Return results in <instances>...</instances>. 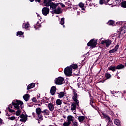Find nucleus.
I'll return each mask as SVG.
<instances>
[{
    "label": "nucleus",
    "instance_id": "nucleus-60",
    "mask_svg": "<svg viewBox=\"0 0 126 126\" xmlns=\"http://www.w3.org/2000/svg\"><path fill=\"white\" fill-rule=\"evenodd\" d=\"M98 60L99 59H97L96 61H95V63H97V62H98Z\"/></svg>",
    "mask_w": 126,
    "mask_h": 126
},
{
    "label": "nucleus",
    "instance_id": "nucleus-42",
    "mask_svg": "<svg viewBox=\"0 0 126 126\" xmlns=\"http://www.w3.org/2000/svg\"><path fill=\"white\" fill-rule=\"evenodd\" d=\"M89 96H90V102H92L93 104H94V101L93 100V98H92V95H91V94H89Z\"/></svg>",
    "mask_w": 126,
    "mask_h": 126
},
{
    "label": "nucleus",
    "instance_id": "nucleus-9",
    "mask_svg": "<svg viewBox=\"0 0 126 126\" xmlns=\"http://www.w3.org/2000/svg\"><path fill=\"white\" fill-rule=\"evenodd\" d=\"M49 5H48V4H44V6H46V7H49L50 6V9H56V3L54 2L49 3Z\"/></svg>",
    "mask_w": 126,
    "mask_h": 126
},
{
    "label": "nucleus",
    "instance_id": "nucleus-52",
    "mask_svg": "<svg viewBox=\"0 0 126 126\" xmlns=\"http://www.w3.org/2000/svg\"><path fill=\"white\" fill-rule=\"evenodd\" d=\"M32 116L33 117V118H35V112H32Z\"/></svg>",
    "mask_w": 126,
    "mask_h": 126
},
{
    "label": "nucleus",
    "instance_id": "nucleus-19",
    "mask_svg": "<svg viewBox=\"0 0 126 126\" xmlns=\"http://www.w3.org/2000/svg\"><path fill=\"white\" fill-rule=\"evenodd\" d=\"M78 120L80 123H83L84 122V120H85V116H81L78 117Z\"/></svg>",
    "mask_w": 126,
    "mask_h": 126
},
{
    "label": "nucleus",
    "instance_id": "nucleus-36",
    "mask_svg": "<svg viewBox=\"0 0 126 126\" xmlns=\"http://www.w3.org/2000/svg\"><path fill=\"white\" fill-rule=\"evenodd\" d=\"M44 116H49V110L47 109L44 110Z\"/></svg>",
    "mask_w": 126,
    "mask_h": 126
},
{
    "label": "nucleus",
    "instance_id": "nucleus-33",
    "mask_svg": "<svg viewBox=\"0 0 126 126\" xmlns=\"http://www.w3.org/2000/svg\"><path fill=\"white\" fill-rule=\"evenodd\" d=\"M78 97H77V93L75 92L73 93V96L72 97V98L73 99V100L77 99Z\"/></svg>",
    "mask_w": 126,
    "mask_h": 126
},
{
    "label": "nucleus",
    "instance_id": "nucleus-17",
    "mask_svg": "<svg viewBox=\"0 0 126 126\" xmlns=\"http://www.w3.org/2000/svg\"><path fill=\"white\" fill-rule=\"evenodd\" d=\"M125 67H126V66H125V65L123 64H118L117 66H116V69H124Z\"/></svg>",
    "mask_w": 126,
    "mask_h": 126
},
{
    "label": "nucleus",
    "instance_id": "nucleus-13",
    "mask_svg": "<svg viewBox=\"0 0 126 126\" xmlns=\"http://www.w3.org/2000/svg\"><path fill=\"white\" fill-rule=\"evenodd\" d=\"M48 108L50 112H53L55 108V105H54V104L50 103L48 104Z\"/></svg>",
    "mask_w": 126,
    "mask_h": 126
},
{
    "label": "nucleus",
    "instance_id": "nucleus-6",
    "mask_svg": "<svg viewBox=\"0 0 126 126\" xmlns=\"http://www.w3.org/2000/svg\"><path fill=\"white\" fill-rule=\"evenodd\" d=\"M42 13L44 16H47L50 13V9L47 7H44L42 9Z\"/></svg>",
    "mask_w": 126,
    "mask_h": 126
},
{
    "label": "nucleus",
    "instance_id": "nucleus-62",
    "mask_svg": "<svg viewBox=\"0 0 126 126\" xmlns=\"http://www.w3.org/2000/svg\"><path fill=\"white\" fill-rule=\"evenodd\" d=\"M41 113H43V114H44V110H43V111H42V110H41Z\"/></svg>",
    "mask_w": 126,
    "mask_h": 126
},
{
    "label": "nucleus",
    "instance_id": "nucleus-50",
    "mask_svg": "<svg viewBox=\"0 0 126 126\" xmlns=\"http://www.w3.org/2000/svg\"><path fill=\"white\" fill-rule=\"evenodd\" d=\"M106 43V40H102L101 41V44L103 45L104 44Z\"/></svg>",
    "mask_w": 126,
    "mask_h": 126
},
{
    "label": "nucleus",
    "instance_id": "nucleus-12",
    "mask_svg": "<svg viewBox=\"0 0 126 126\" xmlns=\"http://www.w3.org/2000/svg\"><path fill=\"white\" fill-rule=\"evenodd\" d=\"M62 9V8L58 7L57 9H54L53 10L54 13H55V14H60L61 13V10Z\"/></svg>",
    "mask_w": 126,
    "mask_h": 126
},
{
    "label": "nucleus",
    "instance_id": "nucleus-1",
    "mask_svg": "<svg viewBox=\"0 0 126 126\" xmlns=\"http://www.w3.org/2000/svg\"><path fill=\"white\" fill-rule=\"evenodd\" d=\"M12 104L13 105L14 109L15 110L20 109V108L22 110H23V108H24L23 102L21 100L17 99L13 100Z\"/></svg>",
    "mask_w": 126,
    "mask_h": 126
},
{
    "label": "nucleus",
    "instance_id": "nucleus-59",
    "mask_svg": "<svg viewBox=\"0 0 126 126\" xmlns=\"http://www.w3.org/2000/svg\"><path fill=\"white\" fill-rule=\"evenodd\" d=\"M38 26H39V28L42 27V26L41 25H39Z\"/></svg>",
    "mask_w": 126,
    "mask_h": 126
},
{
    "label": "nucleus",
    "instance_id": "nucleus-25",
    "mask_svg": "<svg viewBox=\"0 0 126 126\" xmlns=\"http://www.w3.org/2000/svg\"><path fill=\"white\" fill-rule=\"evenodd\" d=\"M105 77L106 78V79H110V78H112V75H111V74H110L109 72H106L105 74Z\"/></svg>",
    "mask_w": 126,
    "mask_h": 126
},
{
    "label": "nucleus",
    "instance_id": "nucleus-10",
    "mask_svg": "<svg viewBox=\"0 0 126 126\" xmlns=\"http://www.w3.org/2000/svg\"><path fill=\"white\" fill-rule=\"evenodd\" d=\"M119 47H120L119 44L116 45V46L113 49L109 51V54H113V53H116V52H118V50H119Z\"/></svg>",
    "mask_w": 126,
    "mask_h": 126
},
{
    "label": "nucleus",
    "instance_id": "nucleus-48",
    "mask_svg": "<svg viewBox=\"0 0 126 126\" xmlns=\"http://www.w3.org/2000/svg\"><path fill=\"white\" fill-rule=\"evenodd\" d=\"M3 122L2 119H1V118H0V126L1 125H3Z\"/></svg>",
    "mask_w": 126,
    "mask_h": 126
},
{
    "label": "nucleus",
    "instance_id": "nucleus-34",
    "mask_svg": "<svg viewBox=\"0 0 126 126\" xmlns=\"http://www.w3.org/2000/svg\"><path fill=\"white\" fill-rule=\"evenodd\" d=\"M55 0H46L45 3H44V4H47L48 5L50 4V3L53 2L52 1H54Z\"/></svg>",
    "mask_w": 126,
    "mask_h": 126
},
{
    "label": "nucleus",
    "instance_id": "nucleus-16",
    "mask_svg": "<svg viewBox=\"0 0 126 126\" xmlns=\"http://www.w3.org/2000/svg\"><path fill=\"white\" fill-rule=\"evenodd\" d=\"M74 117H73L72 116L69 115L67 117V122H69V123H71V122H73L74 121Z\"/></svg>",
    "mask_w": 126,
    "mask_h": 126
},
{
    "label": "nucleus",
    "instance_id": "nucleus-29",
    "mask_svg": "<svg viewBox=\"0 0 126 126\" xmlns=\"http://www.w3.org/2000/svg\"><path fill=\"white\" fill-rule=\"evenodd\" d=\"M18 110L16 112V116H20V114H21V112L22 111V109H20V108H19L18 109H15Z\"/></svg>",
    "mask_w": 126,
    "mask_h": 126
},
{
    "label": "nucleus",
    "instance_id": "nucleus-30",
    "mask_svg": "<svg viewBox=\"0 0 126 126\" xmlns=\"http://www.w3.org/2000/svg\"><path fill=\"white\" fill-rule=\"evenodd\" d=\"M30 25H29V23H28V24L24 23L22 25L23 28H25V29H28Z\"/></svg>",
    "mask_w": 126,
    "mask_h": 126
},
{
    "label": "nucleus",
    "instance_id": "nucleus-27",
    "mask_svg": "<svg viewBox=\"0 0 126 126\" xmlns=\"http://www.w3.org/2000/svg\"><path fill=\"white\" fill-rule=\"evenodd\" d=\"M120 31L121 32H123V34H125L126 33V26H123L122 28L120 29Z\"/></svg>",
    "mask_w": 126,
    "mask_h": 126
},
{
    "label": "nucleus",
    "instance_id": "nucleus-58",
    "mask_svg": "<svg viewBox=\"0 0 126 126\" xmlns=\"http://www.w3.org/2000/svg\"><path fill=\"white\" fill-rule=\"evenodd\" d=\"M82 10H85V8H82Z\"/></svg>",
    "mask_w": 126,
    "mask_h": 126
},
{
    "label": "nucleus",
    "instance_id": "nucleus-24",
    "mask_svg": "<svg viewBox=\"0 0 126 126\" xmlns=\"http://www.w3.org/2000/svg\"><path fill=\"white\" fill-rule=\"evenodd\" d=\"M70 68H71L72 69H76L78 68V65H77V64H72L69 66Z\"/></svg>",
    "mask_w": 126,
    "mask_h": 126
},
{
    "label": "nucleus",
    "instance_id": "nucleus-61",
    "mask_svg": "<svg viewBox=\"0 0 126 126\" xmlns=\"http://www.w3.org/2000/svg\"><path fill=\"white\" fill-rule=\"evenodd\" d=\"M39 98H40V95L37 96V99H39Z\"/></svg>",
    "mask_w": 126,
    "mask_h": 126
},
{
    "label": "nucleus",
    "instance_id": "nucleus-51",
    "mask_svg": "<svg viewBox=\"0 0 126 126\" xmlns=\"http://www.w3.org/2000/svg\"><path fill=\"white\" fill-rule=\"evenodd\" d=\"M60 3H55V5H56V8H57V7H58V6L59 5V4H60Z\"/></svg>",
    "mask_w": 126,
    "mask_h": 126
},
{
    "label": "nucleus",
    "instance_id": "nucleus-14",
    "mask_svg": "<svg viewBox=\"0 0 126 126\" xmlns=\"http://www.w3.org/2000/svg\"><path fill=\"white\" fill-rule=\"evenodd\" d=\"M13 108V105H12V104H11L9 105V107H7V109H8V111L10 113H15V110H13V109H11ZM11 108V109H10Z\"/></svg>",
    "mask_w": 126,
    "mask_h": 126
},
{
    "label": "nucleus",
    "instance_id": "nucleus-40",
    "mask_svg": "<svg viewBox=\"0 0 126 126\" xmlns=\"http://www.w3.org/2000/svg\"><path fill=\"white\" fill-rule=\"evenodd\" d=\"M15 118H16L15 116H12L11 117H9L8 119L10 121H14V120H15L16 121H17V120L15 119Z\"/></svg>",
    "mask_w": 126,
    "mask_h": 126
},
{
    "label": "nucleus",
    "instance_id": "nucleus-15",
    "mask_svg": "<svg viewBox=\"0 0 126 126\" xmlns=\"http://www.w3.org/2000/svg\"><path fill=\"white\" fill-rule=\"evenodd\" d=\"M116 69H117L116 66L111 65L108 68V70H111L113 72H115V71H116Z\"/></svg>",
    "mask_w": 126,
    "mask_h": 126
},
{
    "label": "nucleus",
    "instance_id": "nucleus-8",
    "mask_svg": "<svg viewBox=\"0 0 126 126\" xmlns=\"http://www.w3.org/2000/svg\"><path fill=\"white\" fill-rule=\"evenodd\" d=\"M102 119H105V120L108 121V124H111V123L113 124V122H112V119H111V118H110V117H109L107 114H106V113H102Z\"/></svg>",
    "mask_w": 126,
    "mask_h": 126
},
{
    "label": "nucleus",
    "instance_id": "nucleus-3",
    "mask_svg": "<svg viewBox=\"0 0 126 126\" xmlns=\"http://www.w3.org/2000/svg\"><path fill=\"white\" fill-rule=\"evenodd\" d=\"M64 73L66 76H71L72 75V69L69 66H67L64 69Z\"/></svg>",
    "mask_w": 126,
    "mask_h": 126
},
{
    "label": "nucleus",
    "instance_id": "nucleus-56",
    "mask_svg": "<svg viewBox=\"0 0 126 126\" xmlns=\"http://www.w3.org/2000/svg\"><path fill=\"white\" fill-rule=\"evenodd\" d=\"M110 0H106V1L108 3H109V1H110Z\"/></svg>",
    "mask_w": 126,
    "mask_h": 126
},
{
    "label": "nucleus",
    "instance_id": "nucleus-54",
    "mask_svg": "<svg viewBox=\"0 0 126 126\" xmlns=\"http://www.w3.org/2000/svg\"><path fill=\"white\" fill-rule=\"evenodd\" d=\"M30 1H31V2H33V1H34V0H30Z\"/></svg>",
    "mask_w": 126,
    "mask_h": 126
},
{
    "label": "nucleus",
    "instance_id": "nucleus-39",
    "mask_svg": "<svg viewBox=\"0 0 126 126\" xmlns=\"http://www.w3.org/2000/svg\"><path fill=\"white\" fill-rule=\"evenodd\" d=\"M24 33L21 31H18L17 32V36H22Z\"/></svg>",
    "mask_w": 126,
    "mask_h": 126
},
{
    "label": "nucleus",
    "instance_id": "nucleus-57",
    "mask_svg": "<svg viewBox=\"0 0 126 126\" xmlns=\"http://www.w3.org/2000/svg\"><path fill=\"white\" fill-rule=\"evenodd\" d=\"M45 99H46V100H48V99H49V98H48V97H45Z\"/></svg>",
    "mask_w": 126,
    "mask_h": 126
},
{
    "label": "nucleus",
    "instance_id": "nucleus-32",
    "mask_svg": "<svg viewBox=\"0 0 126 126\" xmlns=\"http://www.w3.org/2000/svg\"><path fill=\"white\" fill-rule=\"evenodd\" d=\"M121 7L124 8H126V1H124L121 2Z\"/></svg>",
    "mask_w": 126,
    "mask_h": 126
},
{
    "label": "nucleus",
    "instance_id": "nucleus-55",
    "mask_svg": "<svg viewBox=\"0 0 126 126\" xmlns=\"http://www.w3.org/2000/svg\"><path fill=\"white\" fill-rule=\"evenodd\" d=\"M111 94H115V93L114 92L111 91Z\"/></svg>",
    "mask_w": 126,
    "mask_h": 126
},
{
    "label": "nucleus",
    "instance_id": "nucleus-21",
    "mask_svg": "<svg viewBox=\"0 0 126 126\" xmlns=\"http://www.w3.org/2000/svg\"><path fill=\"white\" fill-rule=\"evenodd\" d=\"M99 3L100 4V5H102V4H105V5L109 4V3L107 2L106 0H99Z\"/></svg>",
    "mask_w": 126,
    "mask_h": 126
},
{
    "label": "nucleus",
    "instance_id": "nucleus-46",
    "mask_svg": "<svg viewBox=\"0 0 126 126\" xmlns=\"http://www.w3.org/2000/svg\"><path fill=\"white\" fill-rule=\"evenodd\" d=\"M38 102H40V104H42V103H46V102H45V99H43L41 100H39V101H38Z\"/></svg>",
    "mask_w": 126,
    "mask_h": 126
},
{
    "label": "nucleus",
    "instance_id": "nucleus-35",
    "mask_svg": "<svg viewBox=\"0 0 126 126\" xmlns=\"http://www.w3.org/2000/svg\"><path fill=\"white\" fill-rule=\"evenodd\" d=\"M71 124V122H69L67 121V122H64L63 124V126H70Z\"/></svg>",
    "mask_w": 126,
    "mask_h": 126
},
{
    "label": "nucleus",
    "instance_id": "nucleus-63",
    "mask_svg": "<svg viewBox=\"0 0 126 126\" xmlns=\"http://www.w3.org/2000/svg\"><path fill=\"white\" fill-rule=\"evenodd\" d=\"M37 16H38V17H41V16H40L39 15H37Z\"/></svg>",
    "mask_w": 126,
    "mask_h": 126
},
{
    "label": "nucleus",
    "instance_id": "nucleus-38",
    "mask_svg": "<svg viewBox=\"0 0 126 126\" xmlns=\"http://www.w3.org/2000/svg\"><path fill=\"white\" fill-rule=\"evenodd\" d=\"M75 104H76L77 106H79V100L78 99H73Z\"/></svg>",
    "mask_w": 126,
    "mask_h": 126
},
{
    "label": "nucleus",
    "instance_id": "nucleus-49",
    "mask_svg": "<svg viewBox=\"0 0 126 126\" xmlns=\"http://www.w3.org/2000/svg\"><path fill=\"white\" fill-rule=\"evenodd\" d=\"M60 5H61L62 7H63V8L65 7V5L64 4H63V3H60Z\"/></svg>",
    "mask_w": 126,
    "mask_h": 126
},
{
    "label": "nucleus",
    "instance_id": "nucleus-20",
    "mask_svg": "<svg viewBox=\"0 0 126 126\" xmlns=\"http://www.w3.org/2000/svg\"><path fill=\"white\" fill-rule=\"evenodd\" d=\"M76 106H77L75 103L74 102H72L71 105V111H75L76 110Z\"/></svg>",
    "mask_w": 126,
    "mask_h": 126
},
{
    "label": "nucleus",
    "instance_id": "nucleus-5",
    "mask_svg": "<svg viewBox=\"0 0 126 126\" xmlns=\"http://www.w3.org/2000/svg\"><path fill=\"white\" fill-rule=\"evenodd\" d=\"M35 112L39 120H41L42 118H43V115L41 114L42 113V110L41 109V108H36L35 109Z\"/></svg>",
    "mask_w": 126,
    "mask_h": 126
},
{
    "label": "nucleus",
    "instance_id": "nucleus-37",
    "mask_svg": "<svg viewBox=\"0 0 126 126\" xmlns=\"http://www.w3.org/2000/svg\"><path fill=\"white\" fill-rule=\"evenodd\" d=\"M107 24L108 25H114L115 24V21L113 20H110L108 23Z\"/></svg>",
    "mask_w": 126,
    "mask_h": 126
},
{
    "label": "nucleus",
    "instance_id": "nucleus-45",
    "mask_svg": "<svg viewBox=\"0 0 126 126\" xmlns=\"http://www.w3.org/2000/svg\"><path fill=\"white\" fill-rule=\"evenodd\" d=\"M32 102H33V103H36V102H37V99H36V97H33L32 99Z\"/></svg>",
    "mask_w": 126,
    "mask_h": 126
},
{
    "label": "nucleus",
    "instance_id": "nucleus-28",
    "mask_svg": "<svg viewBox=\"0 0 126 126\" xmlns=\"http://www.w3.org/2000/svg\"><path fill=\"white\" fill-rule=\"evenodd\" d=\"M105 44H106V47H109V46L111 45V44H112V41L110 40H106Z\"/></svg>",
    "mask_w": 126,
    "mask_h": 126
},
{
    "label": "nucleus",
    "instance_id": "nucleus-47",
    "mask_svg": "<svg viewBox=\"0 0 126 126\" xmlns=\"http://www.w3.org/2000/svg\"><path fill=\"white\" fill-rule=\"evenodd\" d=\"M95 103L94 102V103H92V101H91L90 105L93 107V108H94L95 107Z\"/></svg>",
    "mask_w": 126,
    "mask_h": 126
},
{
    "label": "nucleus",
    "instance_id": "nucleus-23",
    "mask_svg": "<svg viewBox=\"0 0 126 126\" xmlns=\"http://www.w3.org/2000/svg\"><path fill=\"white\" fill-rule=\"evenodd\" d=\"M115 125L117 126H121V121L118 119H116L114 121Z\"/></svg>",
    "mask_w": 126,
    "mask_h": 126
},
{
    "label": "nucleus",
    "instance_id": "nucleus-11",
    "mask_svg": "<svg viewBox=\"0 0 126 126\" xmlns=\"http://www.w3.org/2000/svg\"><path fill=\"white\" fill-rule=\"evenodd\" d=\"M57 90V88L56 87V86H52L51 88L50 89V94L51 95H55V94H56V91Z\"/></svg>",
    "mask_w": 126,
    "mask_h": 126
},
{
    "label": "nucleus",
    "instance_id": "nucleus-22",
    "mask_svg": "<svg viewBox=\"0 0 126 126\" xmlns=\"http://www.w3.org/2000/svg\"><path fill=\"white\" fill-rule=\"evenodd\" d=\"M23 98L26 102H27L30 99V96H29V94H26L23 96Z\"/></svg>",
    "mask_w": 126,
    "mask_h": 126
},
{
    "label": "nucleus",
    "instance_id": "nucleus-18",
    "mask_svg": "<svg viewBox=\"0 0 126 126\" xmlns=\"http://www.w3.org/2000/svg\"><path fill=\"white\" fill-rule=\"evenodd\" d=\"M35 83H32L30 84H29L28 86H27V90H30V89H32V88H34V87H35Z\"/></svg>",
    "mask_w": 126,
    "mask_h": 126
},
{
    "label": "nucleus",
    "instance_id": "nucleus-31",
    "mask_svg": "<svg viewBox=\"0 0 126 126\" xmlns=\"http://www.w3.org/2000/svg\"><path fill=\"white\" fill-rule=\"evenodd\" d=\"M56 105H58L59 106L61 105L63 102H62V100L60 99H58L56 100Z\"/></svg>",
    "mask_w": 126,
    "mask_h": 126
},
{
    "label": "nucleus",
    "instance_id": "nucleus-43",
    "mask_svg": "<svg viewBox=\"0 0 126 126\" xmlns=\"http://www.w3.org/2000/svg\"><path fill=\"white\" fill-rule=\"evenodd\" d=\"M34 1H35V2H41V0H34ZM46 3V0H43V4H45V3Z\"/></svg>",
    "mask_w": 126,
    "mask_h": 126
},
{
    "label": "nucleus",
    "instance_id": "nucleus-2",
    "mask_svg": "<svg viewBox=\"0 0 126 126\" xmlns=\"http://www.w3.org/2000/svg\"><path fill=\"white\" fill-rule=\"evenodd\" d=\"M97 39L95 38H93L87 43L88 47H91V48H96L97 46Z\"/></svg>",
    "mask_w": 126,
    "mask_h": 126
},
{
    "label": "nucleus",
    "instance_id": "nucleus-41",
    "mask_svg": "<svg viewBox=\"0 0 126 126\" xmlns=\"http://www.w3.org/2000/svg\"><path fill=\"white\" fill-rule=\"evenodd\" d=\"M60 24L61 25H63V24H64V18H61V21H60Z\"/></svg>",
    "mask_w": 126,
    "mask_h": 126
},
{
    "label": "nucleus",
    "instance_id": "nucleus-4",
    "mask_svg": "<svg viewBox=\"0 0 126 126\" xmlns=\"http://www.w3.org/2000/svg\"><path fill=\"white\" fill-rule=\"evenodd\" d=\"M64 81V78L62 77H58L55 80V83L56 85H62L63 84V82Z\"/></svg>",
    "mask_w": 126,
    "mask_h": 126
},
{
    "label": "nucleus",
    "instance_id": "nucleus-64",
    "mask_svg": "<svg viewBox=\"0 0 126 126\" xmlns=\"http://www.w3.org/2000/svg\"><path fill=\"white\" fill-rule=\"evenodd\" d=\"M125 66H126V63H125Z\"/></svg>",
    "mask_w": 126,
    "mask_h": 126
},
{
    "label": "nucleus",
    "instance_id": "nucleus-53",
    "mask_svg": "<svg viewBox=\"0 0 126 126\" xmlns=\"http://www.w3.org/2000/svg\"><path fill=\"white\" fill-rule=\"evenodd\" d=\"M6 116H8V117H9V116H10V115L8 114V113H7L6 114Z\"/></svg>",
    "mask_w": 126,
    "mask_h": 126
},
{
    "label": "nucleus",
    "instance_id": "nucleus-26",
    "mask_svg": "<svg viewBox=\"0 0 126 126\" xmlns=\"http://www.w3.org/2000/svg\"><path fill=\"white\" fill-rule=\"evenodd\" d=\"M58 94V97L59 98H63V97L64 96V92H61L59 93H57Z\"/></svg>",
    "mask_w": 126,
    "mask_h": 126
},
{
    "label": "nucleus",
    "instance_id": "nucleus-44",
    "mask_svg": "<svg viewBox=\"0 0 126 126\" xmlns=\"http://www.w3.org/2000/svg\"><path fill=\"white\" fill-rule=\"evenodd\" d=\"M79 6L80 7H81V8L84 7V3H82V2H80L79 3Z\"/></svg>",
    "mask_w": 126,
    "mask_h": 126
},
{
    "label": "nucleus",
    "instance_id": "nucleus-7",
    "mask_svg": "<svg viewBox=\"0 0 126 126\" xmlns=\"http://www.w3.org/2000/svg\"><path fill=\"white\" fill-rule=\"evenodd\" d=\"M20 122H22V123H25L26 121L28 120V116L27 115H24V114H22L20 115Z\"/></svg>",
    "mask_w": 126,
    "mask_h": 126
}]
</instances>
